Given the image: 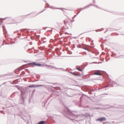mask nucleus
Here are the masks:
<instances>
[{
	"label": "nucleus",
	"instance_id": "obj_42",
	"mask_svg": "<svg viewBox=\"0 0 124 124\" xmlns=\"http://www.w3.org/2000/svg\"><path fill=\"white\" fill-rule=\"evenodd\" d=\"M104 59L103 58V60H102V62H103L104 61Z\"/></svg>",
	"mask_w": 124,
	"mask_h": 124
},
{
	"label": "nucleus",
	"instance_id": "obj_54",
	"mask_svg": "<svg viewBox=\"0 0 124 124\" xmlns=\"http://www.w3.org/2000/svg\"><path fill=\"white\" fill-rule=\"evenodd\" d=\"M93 1L94 2V3L95 2V1H94V0H93Z\"/></svg>",
	"mask_w": 124,
	"mask_h": 124
},
{
	"label": "nucleus",
	"instance_id": "obj_43",
	"mask_svg": "<svg viewBox=\"0 0 124 124\" xmlns=\"http://www.w3.org/2000/svg\"><path fill=\"white\" fill-rule=\"evenodd\" d=\"M91 93H91V92H90V93H89V94H91Z\"/></svg>",
	"mask_w": 124,
	"mask_h": 124
},
{
	"label": "nucleus",
	"instance_id": "obj_7",
	"mask_svg": "<svg viewBox=\"0 0 124 124\" xmlns=\"http://www.w3.org/2000/svg\"><path fill=\"white\" fill-rule=\"evenodd\" d=\"M92 5V4H90L89 5H88L87 6H85L83 8H80L79 9H81V10H83L85 8H88V7H90V6H91Z\"/></svg>",
	"mask_w": 124,
	"mask_h": 124
},
{
	"label": "nucleus",
	"instance_id": "obj_41",
	"mask_svg": "<svg viewBox=\"0 0 124 124\" xmlns=\"http://www.w3.org/2000/svg\"><path fill=\"white\" fill-rule=\"evenodd\" d=\"M87 50V51H88L89 52H90V50L88 49Z\"/></svg>",
	"mask_w": 124,
	"mask_h": 124
},
{
	"label": "nucleus",
	"instance_id": "obj_24",
	"mask_svg": "<svg viewBox=\"0 0 124 124\" xmlns=\"http://www.w3.org/2000/svg\"><path fill=\"white\" fill-rule=\"evenodd\" d=\"M39 45L40 44H41L42 43V42H41V41L40 40H39Z\"/></svg>",
	"mask_w": 124,
	"mask_h": 124
},
{
	"label": "nucleus",
	"instance_id": "obj_49",
	"mask_svg": "<svg viewBox=\"0 0 124 124\" xmlns=\"http://www.w3.org/2000/svg\"><path fill=\"white\" fill-rule=\"evenodd\" d=\"M55 83V84H57V83Z\"/></svg>",
	"mask_w": 124,
	"mask_h": 124
},
{
	"label": "nucleus",
	"instance_id": "obj_34",
	"mask_svg": "<svg viewBox=\"0 0 124 124\" xmlns=\"http://www.w3.org/2000/svg\"><path fill=\"white\" fill-rule=\"evenodd\" d=\"M52 84L54 85H55V83H52Z\"/></svg>",
	"mask_w": 124,
	"mask_h": 124
},
{
	"label": "nucleus",
	"instance_id": "obj_45",
	"mask_svg": "<svg viewBox=\"0 0 124 124\" xmlns=\"http://www.w3.org/2000/svg\"><path fill=\"white\" fill-rule=\"evenodd\" d=\"M97 70V71H101V70Z\"/></svg>",
	"mask_w": 124,
	"mask_h": 124
},
{
	"label": "nucleus",
	"instance_id": "obj_50",
	"mask_svg": "<svg viewBox=\"0 0 124 124\" xmlns=\"http://www.w3.org/2000/svg\"><path fill=\"white\" fill-rule=\"evenodd\" d=\"M69 34H70V35H72V34H71V33H69Z\"/></svg>",
	"mask_w": 124,
	"mask_h": 124
},
{
	"label": "nucleus",
	"instance_id": "obj_63",
	"mask_svg": "<svg viewBox=\"0 0 124 124\" xmlns=\"http://www.w3.org/2000/svg\"><path fill=\"white\" fill-rule=\"evenodd\" d=\"M83 45H85L84 44H83Z\"/></svg>",
	"mask_w": 124,
	"mask_h": 124
},
{
	"label": "nucleus",
	"instance_id": "obj_36",
	"mask_svg": "<svg viewBox=\"0 0 124 124\" xmlns=\"http://www.w3.org/2000/svg\"><path fill=\"white\" fill-rule=\"evenodd\" d=\"M29 87H32L33 86H29Z\"/></svg>",
	"mask_w": 124,
	"mask_h": 124
},
{
	"label": "nucleus",
	"instance_id": "obj_31",
	"mask_svg": "<svg viewBox=\"0 0 124 124\" xmlns=\"http://www.w3.org/2000/svg\"><path fill=\"white\" fill-rule=\"evenodd\" d=\"M52 94H51V95H50V97H49V99L50 97H52Z\"/></svg>",
	"mask_w": 124,
	"mask_h": 124
},
{
	"label": "nucleus",
	"instance_id": "obj_40",
	"mask_svg": "<svg viewBox=\"0 0 124 124\" xmlns=\"http://www.w3.org/2000/svg\"><path fill=\"white\" fill-rule=\"evenodd\" d=\"M74 18H73V21L71 22H72L73 21H74Z\"/></svg>",
	"mask_w": 124,
	"mask_h": 124
},
{
	"label": "nucleus",
	"instance_id": "obj_19",
	"mask_svg": "<svg viewBox=\"0 0 124 124\" xmlns=\"http://www.w3.org/2000/svg\"><path fill=\"white\" fill-rule=\"evenodd\" d=\"M112 53L113 54L114 56L116 55V53H114L113 52Z\"/></svg>",
	"mask_w": 124,
	"mask_h": 124
},
{
	"label": "nucleus",
	"instance_id": "obj_13",
	"mask_svg": "<svg viewBox=\"0 0 124 124\" xmlns=\"http://www.w3.org/2000/svg\"><path fill=\"white\" fill-rule=\"evenodd\" d=\"M45 39H44L43 38H42L41 39V40L42 41H43V43H45V41L44 40H45L46 39V38H45Z\"/></svg>",
	"mask_w": 124,
	"mask_h": 124
},
{
	"label": "nucleus",
	"instance_id": "obj_38",
	"mask_svg": "<svg viewBox=\"0 0 124 124\" xmlns=\"http://www.w3.org/2000/svg\"><path fill=\"white\" fill-rule=\"evenodd\" d=\"M67 95V96H69V97H71V96H70L69 95Z\"/></svg>",
	"mask_w": 124,
	"mask_h": 124
},
{
	"label": "nucleus",
	"instance_id": "obj_21",
	"mask_svg": "<svg viewBox=\"0 0 124 124\" xmlns=\"http://www.w3.org/2000/svg\"><path fill=\"white\" fill-rule=\"evenodd\" d=\"M83 49H85V50H88V49L86 47H84V48H83Z\"/></svg>",
	"mask_w": 124,
	"mask_h": 124
},
{
	"label": "nucleus",
	"instance_id": "obj_32",
	"mask_svg": "<svg viewBox=\"0 0 124 124\" xmlns=\"http://www.w3.org/2000/svg\"><path fill=\"white\" fill-rule=\"evenodd\" d=\"M67 27V28H65V29H69L68 27H67Z\"/></svg>",
	"mask_w": 124,
	"mask_h": 124
},
{
	"label": "nucleus",
	"instance_id": "obj_60",
	"mask_svg": "<svg viewBox=\"0 0 124 124\" xmlns=\"http://www.w3.org/2000/svg\"><path fill=\"white\" fill-rule=\"evenodd\" d=\"M103 39L102 38H101V39Z\"/></svg>",
	"mask_w": 124,
	"mask_h": 124
},
{
	"label": "nucleus",
	"instance_id": "obj_12",
	"mask_svg": "<svg viewBox=\"0 0 124 124\" xmlns=\"http://www.w3.org/2000/svg\"><path fill=\"white\" fill-rule=\"evenodd\" d=\"M84 96L83 95H82L81 97H80V101H81L84 98Z\"/></svg>",
	"mask_w": 124,
	"mask_h": 124
},
{
	"label": "nucleus",
	"instance_id": "obj_59",
	"mask_svg": "<svg viewBox=\"0 0 124 124\" xmlns=\"http://www.w3.org/2000/svg\"><path fill=\"white\" fill-rule=\"evenodd\" d=\"M106 32V31H105V32H104V33H105V32Z\"/></svg>",
	"mask_w": 124,
	"mask_h": 124
},
{
	"label": "nucleus",
	"instance_id": "obj_29",
	"mask_svg": "<svg viewBox=\"0 0 124 124\" xmlns=\"http://www.w3.org/2000/svg\"><path fill=\"white\" fill-rule=\"evenodd\" d=\"M65 34H69V33L67 32H65Z\"/></svg>",
	"mask_w": 124,
	"mask_h": 124
},
{
	"label": "nucleus",
	"instance_id": "obj_4",
	"mask_svg": "<svg viewBox=\"0 0 124 124\" xmlns=\"http://www.w3.org/2000/svg\"><path fill=\"white\" fill-rule=\"evenodd\" d=\"M106 119L105 117H100L97 119L96 120L97 121H100L101 122L104 121L106 120Z\"/></svg>",
	"mask_w": 124,
	"mask_h": 124
},
{
	"label": "nucleus",
	"instance_id": "obj_62",
	"mask_svg": "<svg viewBox=\"0 0 124 124\" xmlns=\"http://www.w3.org/2000/svg\"><path fill=\"white\" fill-rule=\"evenodd\" d=\"M75 46L74 45V48H75Z\"/></svg>",
	"mask_w": 124,
	"mask_h": 124
},
{
	"label": "nucleus",
	"instance_id": "obj_27",
	"mask_svg": "<svg viewBox=\"0 0 124 124\" xmlns=\"http://www.w3.org/2000/svg\"><path fill=\"white\" fill-rule=\"evenodd\" d=\"M80 11H79V12H78V13H77V14H78L80 13V11H81V9H80Z\"/></svg>",
	"mask_w": 124,
	"mask_h": 124
},
{
	"label": "nucleus",
	"instance_id": "obj_28",
	"mask_svg": "<svg viewBox=\"0 0 124 124\" xmlns=\"http://www.w3.org/2000/svg\"><path fill=\"white\" fill-rule=\"evenodd\" d=\"M45 10V9H44V10H43V11H41V12L40 13H39V14H40V13H42V12H43V11H44V10Z\"/></svg>",
	"mask_w": 124,
	"mask_h": 124
},
{
	"label": "nucleus",
	"instance_id": "obj_26",
	"mask_svg": "<svg viewBox=\"0 0 124 124\" xmlns=\"http://www.w3.org/2000/svg\"><path fill=\"white\" fill-rule=\"evenodd\" d=\"M83 95L84 96H85L86 97H88V96L87 95H85V94H83Z\"/></svg>",
	"mask_w": 124,
	"mask_h": 124
},
{
	"label": "nucleus",
	"instance_id": "obj_8",
	"mask_svg": "<svg viewBox=\"0 0 124 124\" xmlns=\"http://www.w3.org/2000/svg\"><path fill=\"white\" fill-rule=\"evenodd\" d=\"M93 75H96L100 76H102V74L100 72H96L94 73Z\"/></svg>",
	"mask_w": 124,
	"mask_h": 124
},
{
	"label": "nucleus",
	"instance_id": "obj_53",
	"mask_svg": "<svg viewBox=\"0 0 124 124\" xmlns=\"http://www.w3.org/2000/svg\"><path fill=\"white\" fill-rule=\"evenodd\" d=\"M118 56L117 57H116V58H118Z\"/></svg>",
	"mask_w": 124,
	"mask_h": 124
},
{
	"label": "nucleus",
	"instance_id": "obj_57",
	"mask_svg": "<svg viewBox=\"0 0 124 124\" xmlns=\"http://www.w3.org/2000/svg\"><path fill=\"white\" fill-rule=\"evenodd\" d=\"M70 45V44H69V45Z\"/></svg>",
	"mask_w": 124,
	"mask_h": 124
},
{
	"label": "nucleus",
	"instance_id": "obj_22",
	"mask_svg": "<svg viewBox=\"0 0 124 124\" xmlns=\"http://www.w3.org/2000/svg\"><path fill=\"white\" fill-rule=\"evenodd\" d=\"M40 86H43L44 87V86L43 85H39V87Z\"/></svg>",
	"mask_w": 124,
	"mask_h": 124
},
{
	"label": "nucleus",
	"instance_id": "obj_23",
	"mask_svg": "<svg viewBox=\"0 0 124 124\" xmlns=\"http://www.w3.org/2000/svg\"><path fill=\"white\" fill-rule=\"evenodd\" d=\"M98 90V89H93V91H97V90Z\"/></svg>",
	"mask_w": 124,
	"mask_h": 124
},
{
	"label": "nucleus",
	"instance_id": "obj_35",
	"mask_svg": "<svg viewBox=\"0 0 124 124\" xmlns=\"http://www.w3.org/2000/svg\"><path fill=\"white\" fill-rule=\"evenodd\" d=\"M78 47L79 48H83V47H82L81 46L79 47Z\"/></svg>",
	"mask_w": 124,
	"mask_h": 124
},
{
	"label": "nucleus",
	"instance_id": "obj_52",
	"mask_svg": "<svg viewBox=\"0 0 124 124\" xmlns=\"http://www.w3.org/2000/svg\"><path fill=\"white\" fill-rule=\"evenodd\" d=\"M23 18H26V17L25 16H24Z\"/></svg>",
	"mask_w": 124,
	"mask_h": 124
},
{
	"label": "nucleus",
	"instance_id": "obj_2",
	"mask_svg": "<svg viewBox=\"0 0 124 124\" xmlns=\"http://www.w3.org/2000/svg\"><path fill=\"white\" fill-rule=\"evenodd\" d=\"M108 85H110L113 87L117 86V85H119V84H117L116 83L111 80L109 81L108 83Z\"/></svg>",
	"mask_w": 124,
	"mask_h": 124
},
{
	"label": "nucleus",
	"instance_id": "obj_37",
	"mask_svg": "<svg viewBox=\"0 0 124 124\" xmlns=\"http://www.w3.org/2000/svg\"><path fill=\"white\" fill-rule=\"evenodd\" d=\"M86 32H84V33H82L81 34H80V35H82V34H84V33H86Z\"/></svg>",
	"mask_w": 124,
	"mask_h": 124
},
{
	"label": "nucleus",
	"instance_id": "obj_56",
	"mask_svg": "<svg viewBox=\"0 0 124 124\" xmlns=\"http://www.w3.org/2000/svg\"><path fill=\"white\" fill-rule=\"evenodd\" d=\"M86 46H89V45H86Z\"/></svg>",
	"mask_w": 124,
	"mask_h": 124
},
{
	"label": "nucleus",
	"instance_id": "obj_30",
	"mask_svg": "<svg viewBox=\"0 0 124 124\" xmlns=\"http://www.w3.org/2000/svg\"><path fill=\"white\" fill-rule=\"evenodd\" d=\"M93 63H97V62H94Z\"/></svg>",
	"mask_w": 124,
	"mask_h": 124
},
{
	"label": "nucleus",
	"instance_id": "obj_6",
	"mask_svg": "<svg viewBox=\"0 0 124 124\" xmlns=\"http://www.w3.org/2000/svg\"><path fill=\"white\" fill-rule=\"evenodd\" d=\"M74 75L75 76H80L81 75V74L79 72H74Z\"/></svg>",
	"mask_w": 124,
	"mask_h": 124
},
{
	"label": "nucleus",
	"instance_id": "obj_51",
	"mask_svg": "<svg viewBox=\"0 0 124 124\" xmlns=\"http://www.w3.org/2000/svg\"><path fill=\"white\" fill-rule=\"evenodd\" d=\"M47 28V27H46L45 29H44L45 30Z\"/></svg>",
	"mask_w": 124,
	"mask_h": 124
},
{
	"label": "nucleus",
	"instance_id": "obj_46",
	"mask_svg": "<svg viewBox=\"0 0 124 124\" xmlns=\"http://www.w3.org/2000/svg\"><path fill=\"white\" fill-rule=\"evenodd\" d=\"M97 30H95V31H96V32H97Z\"/></svg>",
	"mask_w": 124,
	"mask_h": 124
},
{
	"label": "nucleus",
	"instance_id": "obj_20",
	"mask_svg": "<svg viewBox=\"0 0 124 124\" xmlns=\"http://www.w3.org/2000/svg\"><path fill=\"white\" fill-rule=\"evenodd\" d=\"M93 6H96V7L97 8H99L101 9V8H99V7H98V6L97 5H93Z\"/></svg>",
	"mask_w": 124,
	"mask_h": 124
},
{
	"label": "nucleus",
	"instance_id": "obj_39",
	"mask_svg": "<svg viewBox=\"0 0 124 124\" xmlns=\"http://www.w3.org/2000/svg\"><path fill=\"white\" fill-rule=\"evenodd\" d=\"M101 63L102 62H98V63L99 64V63Z\"/></svg>",
	"mask_w": 124,
	"mask_h": 124
},
{
	"label": "nucleus",
	"instance_id": "obj_10",
	"mask_svg": "<svg viewBox=\"0 0 124 124\" xmlns=\"http://www.w3.org/2000/svg\"><path fill=\"white\" fill-rule=\"evenodd\" d=\"M109 12L111 13H112L113 14H116V15H118V13L117 12H116V11H109Z\"/></svg>",
	"mask_w": 124,
	"mask_h": 124
},
{
	"label": "nucleus",
	"instance_id": "obj_14",
	"mask_svg": "<svg viewBox=\"0 0 124 124\" xmlns=\"http://www.w3.org/2000/svg\"><path fill=\"white\" fill-rule=\"evenodd\" d=\"M76 69L80 71H82L83 70V69H80L79 68H77Z\"/></svg>",
	"mask_w": 124,
	"mask_h": 124
},
{
	"label": "nucleus",
	"instance_id": "obj_61",
	"mask_svg": "<svg viewBox=\"0 0 124 124\" xmlns=\"http://www.w3.org/2000/svg\"><path fill=\"white\" fill-rule=\"evenodd\" d=\"M111 106L112 107H113V106Z\"/></svg>",
	"mask_w": 124,
	"mask_h": 124
},
{
	"label": "nucleus",
	"instance_id": "obj_58",
	"mask_svg": "<svg viewBox=\"0 0 124 124\" xmlns=\"http://www.w3.org/2000/svg\"><path fill=\"white\" fill-rule=\"evenodd\" d=\"M70 45V44H69V45Z\"/></svg>",
	"mask_w": 124,
	"mask_h": 124
},
{
	"label": "nucleus",
	"instance_id": "obj_11",
	"mask_svg": "<svg viewBox=\"0 0 124 124\" xmlns=\"http://www.w3.org/2000/svg\"><path fill=\"white\" fill-rule=\"evenodd\" d=\"M45 123V121H41L39 122V124H44Z\"/></svg>",
	"mask_w": 124,
	"mask_h": 124
},
{
	"label": "nucleus",
	"instance_id": "obj_5",
	"mask_svg": "<svg viewBox=\"0 0 124 124\" xmlns=\"http://www.w3.org/2000/svg\"><path fill=\"white\" fill-rule=\"evenodd\" d=\"M29 65H33L36 66H39V63L36 62H33L31 63H30L28 64Z\"/></svg>",
	"mask_w": 124,
	"mask_h": 124
},
{
	"label": "nucleus",
	"instance_id": "obj_9",
	"mask_svg": "<svg viewBox=\"0 0 124 124\" xmlns=\"http://www.w3.org/2000/svg\"><path fill=\"white\" fill-rule=\"evenodd\" d=\"M50 8L52 9H63V8H56L55 7H54L53 6L50 7Z\"/></svg>",
	"mask_w": 124,
	"mask_h": 124
},
{
	"label": "nucleus",
	"instance_id": "obj_48",
	"mask_svg": "<svg viewBox=\"0 0 124 124\" xmlns=\"http://www.w3.org/2000/svg\"><path fill=\"white\" fill-rule=\"evenodd\" d=\"M115 108H119V107H115Z\"/></svg>",
	"mask_w": 124,
	"mask_h": 124
},
{
	"label": "nucleus",
	"instance_id": "obj_55",
	"mask_svg": "<svg viewBox=\"0 0 124 124\" xmlns=\"http://www.w3.org/2000/svg\"><path fill=\"white\" fill-rule=\"evenodd\" d=\"M102 30H104V29L103 28H102Z\"/></svg>",
	"mask_w": 124,
	"mask_h": 124
},
{
	"label": "nucleus",
	"instance_id": "obj_3",
	"mask_svg": "<svg viewBox=\"0 0 124 124\" xmlns=\"http://www.w3.org/2000/svg\"><path fill=\"white\" fill-rule=\"evenodd\" d=\"M47 66L48 67L50 68H53L54 67V68L56 69H60L62 70H63L64 71H65V70H64L63 69H62V68H56L55 67H54L52 66H50V65H48L46 64H41L40 63H39V66L44 67V66Z\"/></svg>",
	"mask_w": 124,
	"mask_h": 124
},
{
	"label": "nucleus",
	"instance_id": "obj_17",
	"mask_svg": "<svg viewBox=\"0 0 124 124\" xmlns=\"http://www.w3.org/2000/svg\"><path fill=\"white\" fill-rule=\"evenodd\" d=\"M44 51H43L39 52V54H41L42 53H44Z\"/></svg>",
	"mask_w": 124,
	"mask_h": 124
},
{
	"label": "nucleus",
	"instance_id": "obj_15",
	"mask_svg": "<svg viewBox=\"0 0 124 124\" xmlns=\"http://www.w3.org/2000/svg\"><path fill=\"white\" fill-rule=\"evenodd\" d=\"M39 50H41V51H43V47H39Z\"/></svg>",
	"mask_w": 124,
	"mask_h": 124
},
{
	"label": "nucleus",
	"instance_id": "obj_16",
	"mask_svg": "<svg viewBox=\"0 0 124 124\" xmlns=\"http://www.w3.org/2000/svg\"><path fill=\"white\" fill-rule=\"evenodd\" d=\"M44 1H45V2H46V4L48 6V7H46V8H48L49 7H50V5H49V4L48 3H46V1H45V0H44Z\"/></svg>",
	"mask_w": 124,
	"mask_h": 124
},
{
	"label": "nucleus",
	"instance_id": "obj_18",
	"mask_svg": "<svg viewBox=\"0 0 124 124\" xmlns=\"http://www.w3.org/2000/svg\"><path fill=\"white\" fill-rule=\"evenodd\" d=\"M69 72L70 73H71L73 75H74V72H71V71Z\"/></svg>",
	"mask_w": 124,
	"mask_h": 124
},
{
	"label": "nucleus",
	"instance_id": "obj_47",
	"mask_svg": "<svg viewBox=\"0 0 124 124\" xmlns=\"http://www.w3.org/2000/svg\"><path fill=\"white\" fill-rule=\"evenodd\" d=\"M108 85H107L106 87H108Z\"/></svg>",
	"mask_w": 124,
	"mask_h": 124
},
{
	"label": "nucleus",
	"instance_id": "obj_1",
	"mask_svg": "<svg viewBox=\"0 0 124 124\" xmlns=\"http://www.w3.org/2000/svg\"><path fill=\"white\" fill-rule=\"evenodd\" d=\"M62 113L65 116L70 119L73 121L72 120L73 119L70 118V117H73L74 116L78 117L79 116V115L77 114V113L76 111H71L68 108H66L62 111Z\"/></svg>",
	"mask_w": 124,
	"mask_h": 124
},
{
	"label": "nucleus",
	"instance_id": "obj_33",
	"mask_svg": "<svg viewBox=\"0 0 124 124\" xmlns=\"http://www.w3.org/2000/svg\"><path fill=\"white\" fill-rule=\"evenodd\" d=\"M84 54H86V52H84Z\"/></svg>",
	"mask_w": 124,
	"mask_h": 124
},
{
	"label": "nucleus",
	"instance_id": "obj_64",
	"mask_svg": "<svg viewBox=\"0 0 124 124\" xmlns=\"http://www.w3.org/2000/svg\"><path fill=\"white\" fill-rule=\"evenodd\" d=\"M39 124V123H38V124Z\"/></svg>",
	"mask_w": 124,
	"mask_h": 124
},
{
	"label": "nucleus",
	"instance_id": "obj_25",
	"mask_svg": "<svg viewBox=\"0 0 124 124\" xmlns=\"http://www.w3.org/2000/svg\"><path fill=\"white\" fill-rule=\"evenodd\" d=\"M78 14H77V15H75V16L73 17V18H74L75 17L77 16L78 15Z\"/></svg>",
	"mask_w": 124,
	"mask_h": 124
},
{
	"label": "nucleus",
	"instance_id": "obj_44",
	"mask_svg": "<svg viewBox=\"0 0 124 124\" xmlns=\"http://www.w3.org/2000/svg\"><path fill=\"white\" fill-rule=\"evenodd\" d=\"M90 40H89V41L90 42L91 40V39L90 38Z\"/></svg>",
	"mask_w": 124,
	"mask_h": 124
}]
</instances>
